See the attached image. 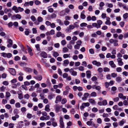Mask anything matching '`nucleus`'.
Segmentation results:
<instances>
[{"label":"nucleus","mask_w":128,"mask_h":128,"mask_svg":"<svg viewBox=\"0 0 128 128\" xmlns=\"http://www.w3.org/2000/svg\"><path fill=\"white\" fill-rule=\"evenodd\" d=\"M11 95L10 92H6V96L7 99Z\"/></svg>","instance_id":"obj_34"},{"label":"nucleus","mask_w":128,"mask_h":128,"mask_svg":"<svg viewBox=\"0 0 128 128\" xmlns=\"http://www.w3.org/2000/svg\"><path fill=\"white\" fill-rule=\"evenodd\" d=\"M90 105V104L88 102L83 103L82 106H80V108L81 110H83L86 106H88Z\"/></svg>","instance_id":"obj_2"},{"label":"nucleus","mask_w":128,"mask_h":128,"mask_svg":"<svg viewBox=\"0 0 128 128\" xmlns=\"http://www.w3.org/2000/svg\"><path fill=\"white\" fill-rule=\"evenodd\" d=\"M1 54L2 56L4 58L7 57L8 58H10L12 56V54L10 53H6L5 52H2Z\"/></svg>","instance_id":"obj_1"},{"label":"nucleus","mask_w":128,"mask_h":128,"mask_svg":"<svg viewBox=\"0 0 128 128\" xmlns=\"http://www.w3.org/2000/svg\"><path fill=\"white\" fill-rule=\"evenodd\" d=\"M20 83L19 82H18L16 84H13L12 86V88H16L17 87L20 86Z\"/></svg>","instance_id":"obj_16"},{"label":"nucleus","mask_w":128,"mask_h":128,"mask_svg":"<svg viewBox=\"0 0 128 128\" xmlns=\"http://www.w3.org/2000/svg\"><path fill=\"white\" fill-rule=\"evenodd\" d=\"M63 58H70V54H64L63 56Z\"/></svg>","instance_id":"obj_29"},{"label":"nucleus","mask_w":128,"mask_h":128,"mask_svg":"<svg viewBox=\"0 0 128 128\" xmlns=\"http://www.w3.org/2000/svg\"><path fill=\"white\" fill-rule=\"evenodd\" d=\"M92 25L93 27H96L97 28H99V27H98V24L96 23H93L92 24Z\"/></svg>","instance_id":"obj_37"},{"label":"nucleus","mask_w":128,"mask_h":128,"mask_svg":"<svg viewBox=\"0 0 128 128\" xmlns=\"http://www.w3.org/2000/svg\"><path fill=\"white\" fill-rule=\"evenodd\" d=\"M43 20V18L40 16H39L38 18V22H41Z\"/></svg>","instance_id":"obj_35"},{"label":"nucleus","mask_w":128,"mask_h":128,"mask_svg":"<svg viewBox=\"0 0 128 128\" xmlns=\"http://www.w3.org/2000/svg\"><path fill=\"white\" fill-rule=\"evenodd\" d=\"M50 27L52 28H54L56 27L55 24L54 23H52L51 24L50 26Z\"/></svg>","instance_id":"obj_63"},{"label":"nucleus","mask_w":128,"mask_h":128,"mask_svg":"<svg viewBox=\"0 0 128 128\" xmlns=\"http://www.w3.org/2000/svg\"><path fill=\"white\" fill-rule=\"evenodd\" d=\"M53 55L55 57H56L57 56H59V54L57 52H54Z\"/></svg>","instance_id":"obj_40"},{"label":"nucleus","mask_w":128,"mask_h":128,"mask_svg":"<svg viewBox=\"0 0 128 128\" xmlns=\"http://www.w3.org/2000/svg\"><path fill=\"white\" fill-rule=\"evenodd\" d=\"M106 124L108 125L104 127V128H109V127H110L111 125V124L110 123H106Z\"/></svg>","instance_id":"obj_58"},{"label":"nucleus","mask_w":128,"mask_h":128,"mask_svg":"<svg viewBox=\"0 0 128 128\" xmlns=\"http://www.w3.org/2000/svg\"><path fill=\"white\" fill-rule=\"evenodd\" d=\"M32 115L30 113H28L27 114V117L29 118L30 119L32 117Z\"/></svg>","instance_id":"obj_45"},{"label":"nucleus","mask_w":128,"mask_h":128,"mask_svg":"<svg viewBox=\"0 0 128 128\" xmlns=\"http://www.w3.org/2000/svg\"><path fill=\"white\" fill-rule=\"evenodd\" d=\"M49 108V105L48 104H47L45 106V110L47 112L49 111L50 110V109Z\"/></svg>","instance_id":"obj_27"},{"label":"nucleus","mask_w":128,"mask_h":128,"mask_svg":"<svg viewBox=\"0 0 128 128\" xmlns=\"http://www.w3.org/2000/svg\"><path fill=\"white\" fill-rule=\"evenodd\" d=\"M102 18L103 19H104L106 17V13H102L101 15Z\"/></svg>","instance_id":"obj_62"},{"label":"nucleus","mask_w":128,"mask_h":128,"mask_svg":"<svg viewBox=\"0 0 128 128\" xmlns=\"http://www.w3.org/2000/svg\"><path fill=\"white\" fill-rule=\"evenodd\" d=\"M109 64L110 66L112 68H115L116 67V65L114 64V62L113 61H110L109 62Z\"/></svg>","instance_id":"obj_8"},{"label":"nucleus","mask_w":128,"mask_h":128,"mask_svg":"<svg viewBox=\"0 0 128 128\" xmlns=\"http://www.w3.org/2000/svg\"><path fill=\"white\" fill-rule=\"evenodd\" d=\"M12 10H14L15 12L16 13H17L19 12L18 10V8H17L16 6H14L12 8Z\"/></svg>","instance_id":"obj_14"},{"label":"nucleus","mask_w":128,"mask_h":128,"mask_svg":"<svg viewBox=\"0 0 128 128\" xmlns=\"http://www.w3.org/2000/svg\"><path fill=\"white\" fill-rule=\"evenodd\" d=\"M84 97L82 98L83 100H86V98H88L89 96V94L88 93H85L84 94Z\"/></svg>","instance_id":"obj_18"},{"label":"nucleus","mask_w":128,"mask_h":128,"mask_svg":"<svg viewBox=\"0 0 128 128\" xmlns=\"http://www.w3.org/2000/svg\"><path fill=\"white\" fill-rule=\"evenodd\" d=\"M88 101L90 103L92 104H95V102L94 100L92 98H90L88 100Z\"/></svg>","instance_id":"obj_20"},{"label":"nucleus","mask_w":128,"mask_h":128,"mask_svg":"<svg viewBox=\"0 0 128 128\" xmlns=\"http://www.w3.org/2000/svg\"><path fill=\"white\" fill-rule=\"evenodd\" d=\"M25 70L28 72H32V70L29 68H26Z\"/></svg>","instance_id":"obj_49"},{"label":"nucleus","mask_w":128,"mask_h":128,"mask_svg":"<svg viewBox=\"0 0 128 128\" xmlns=\"http://www.w3.org/2000/svg\"><path fill=\"white\" fill-rule=\"evenodd\" d=\"M1 76L2 78H6L7 74H6L4 73L2 74Z\"/></svg>","instance_id":"obj_61"},{"label":"nucleus","mask_w":128,"mask_h":128,"mask_svg":"<svg viewBox=\"0 0 128 128\" xmlns=\"http://www.w3.org/2000/svg\"><path fill=\"white\" fill-rule=\"evenodd\" d=\"M78 69L80 70L83 71L84 70V68L82 66H80L78 67Z\"/></svg>","instance_id":"obj_51"},{"label":"nucleus","mask_w":128,"mask_h":128,"mask_svg":"<svg viewBox=\"0 0 128 128\" xmlns=\"http://www.w3.org/2000/svg\"><path fill=\"white\" fill-rule=\"evenodd\" d=\"M69 62L68 60H66L63 61V63L62 64L64 66H67L69 64Z\"/></svg>","instance_id":"obj_15"},{"label":"nucleus","mask_w":128,"mask_h":128,"mask_svg":"<svg viewBox=\"0 0 128 128\" xmlns=\"http://www.w3.org/2000/svg\"><path fill=\"white\" fill-rule=\"evenodd\" d=\"M64 118L66 120H69L70 118L69 116L67 114L64 115Z\"/></svg>","instance_id":"obj_57"},{"label":"nucleus","mask_w":128,"mask_h":128,"mask_svg":"<svg viewBox=\"0 0 128 128\" xmlns=\"http://www.w3.org/2000/svg\"><path fill=\"white\" fill-rule=\"evenodd\" d=\"M41 56L44 58H46L47 57V55L46 52H42L40 54Z\"/></svg>","instance_id":"obj_19"},{"label":"nucleus","mask_w":128,"mask_h":128,"mask_svg":"<svg viewBox=\"0 0 128 128\" xmlns=\"http://www.w3.org/2000/svg\"><path fill=\"white\" fill-rule=\"evenodd\" d=\"M62 99V98L60 96H57L56 97V100L55 102L56 103H57L59 102H60Z\"/></svg>","instance_id":"obj_12"},{"label":"nucleus","mask_w":128,"mask_h":128,"mask_svg":"<svg viewBox=\"0 0 128 128\" xmlns=\"http://www.w3.org/2000/svg\"><path fill=\"white\" fill-rule=\"evenodd\" d=\"M90 96L92 97H96L97 96L96 93L95 92H93L91 94Z\"/></svg>","instance_id":"obj_38"},{"label":"nucleus","mask_w":128,"mask_h":128,"mask_svg":"<svg viewBox=\"0 0 128 128\" xmlns=\"http://www.w3.org/2000/svg\"><path fill=\"white\" fill-rule=\"evenodd\" d=\"M34 78L38 80H40L42 79V77L40 75L37 76H35Z\"/></svg>","instance_id":"obj_25"},{"label":"nucleus","mask_w":128,"mask_h":128,"mask_svg":"<svg viewBox=\"0 0 128 128\" xmlns=\"http://www.w3.org/2000/svg\"><path fill=\"white\" fill-rule=\"evenodd\" d=\"M19 117V116L18 115L16 114L15 116H13L12 117V119L13 120L15 121L16 120V118H18Z\"/></svg>","instance_id":"obj_26"},{"label":"nucleus","mask_w":128,"mask_h":128,"mask_svg":"<svg viewBox=\"0 0 128 128\" xmlns=\"http://www.w3.org/2000/svg\"><path fill=\"white\" fill-rule=\"evenodd\" d=\"M128 37V32L124 34V38H127Z\"/></svg>","instance_id":"obj_64"},{"label":"nucleus","mask_w":128,"mask_h":128,"mask_svg":"<svg viewBox=\"0 0 128 128\" xmlns=\"http://www.w3.org/2000/svg\"><path fill=\"white\" fill-rule=\"evenodd\" d=\"M86 76L88 78H90L91 77V72L90 70L86 72Z\"/></svg>","instance_id":"obj_11"},{"label":"nucleus","mask_w":128,"mask_h":128,"mask_svg":"<svg viewBox=\"0 0 128 128\" xmlns=\"http://www.w3.org/2000/svg\"><path fill=\"white\" fill-rule=\"evenodd\" d=\"M26 30L24 32V33L26 35V36L28 35L30 33V31L28 29H25Z\"/></svg>","instance_id":"obj_33"},{"label":"nucleus","mask_w":128,"mask_h":128,"mask_svg":"<svg viewBox=\"0 0 128 128\" xmlns=\"http://www.w3.org/2000/svg\"><path fill=\"white\" fill-rule=\"evenodd\" d=\"M122 78L118 76L116 78V80L118 82H120L122 80Z\"/></svg>","instance_id":"obj_28"},{"label":"nucleus","mask_w":128,"mask_h":128,"mask_svg":"<svg viewBox=\"0 0 128 128\" xmlns=\"http://www.w3.org/2000/svg\"><path fill=\"white\" fill-rule=\"evenodd\" d=\"M15 106L16 108H20L21 106L19 102H17Z\"/></svg>","instance_id":"obj_44"},{"label":"nucleus","mask_w":128,"mask_h":128,"mask_svg":"<svg viewBox=\"0 0 128 128\" xmlns=\"http://www.w3.org/2000/svg\"><path fill=\"white\" fill-rule=\"evenodd\" d=\"M8 71L10 74L13 76L16 75V73L14 69L12 68H10L8 69Z\"/></svg>","instance_id":"obj_4"},{"label":"nucleus","mask_w":128,"mask_h":128,"mask_svg":"<svg viewBox=\"0 0 128 128\" xmlns=\"http://www.w3.org/2000/svg\"><path fill=\"white\" fill-rule=\"evenodd\" d=\"M92 63L93 64L95 65L98 66H100L101 65V63L99 62H97L96 60H94L92 62Z\"/></svg>","instance_id":"obj_9"},{"label":"nucleus","mask_w":128,"mask_h":128,"mask_svg":"<svg viewBox=\"0 0 128 128\" xmlns=\"http://www.w3.org/2000/svg\"><path fill=\"white\" fill-rule=\"evenodd\" d=\"M70 72L71 73V75L74 76H76L77 74V72L74 70V69L71 68L70 70Z\"/></svg>","instance_id":"obj_6"},{"label":"nucleus","mask_w":128,"mask_h":128,"mask_svg":"<svg viewBox=\"0 0 128 128\" xmlns=\"http://www.w3.org/2000/svg\"><path fill=\"white\" fill-rule=\"evenodd\" d=\"M32 33L33 34H36L37 33L36 28H33L32 29Z\"/></svg>","instance_id":"obj_36"},{"label":"nucleus","mask_w":128,"mask_h":128,"mask_svg":"<svg viewBox=\"0 0 128 128\" xmlns=\"http://www.w3.org/2000/svg\"><path fill=\"white\" fill-rule=\"evenodd\" d=\"M106 5L109 8H112L113 7V5L111 3H106Z\"/></svg>","instance_id":"obj_31"},{"label":"nucleus","mask_w":128,"mask_h":128,"mask_svg":"<svg viewBox=\"0 0 128 128\" xmlns=\"http://www.w3.org/2000/svg\"><path fill=\"white\" fill-rule=\"evenodd\" d=\"M56 22L57 23L59 24L60 25H62L63 24V23L62 22L61 20L60 19L57 20Z\"/></svg>","instance_id":"obj_42"},{"label":"nucleus","mask_w":128,"mask_h":128,"mask_svg":"<svg viewBox=\"0 0 128 128\" xmlns=\"http://www.w3.org/2000/svg\"><path fill=\"white\" fill-rule=\"evenodd\" d=\"M45 28V26L43 25H42L40 27V29L42 30H44Z\"/></svg>","instance_id":"obj_50"},{"label":"nucleus","mask_w":128,"mask_h":128,"mask_svg":"<svg viewBox=\"0 0 128 128\" xmlns=\"http://www.w3.org/2000/svg\"><path fill=\"white\" fill-rule=\"evenodd\" d=\"M18 98L20 100H21L23 98V96L22 93L18 92Z\"/></svg>","instance_id":"obj_23"},{"label":"nucleus","mask_w":128,"mask_h":128,"mask_svg":"<svg viewBox=\"0 0 128 128\" xmlns=\"http://www.w3.org/2000/svg\"><path fill=\"white\" fill-rule=\"evenodd\" d=\"M67 100L66 98L63 99L61 102V103L62 104H64L66 102Z\"/></svg>","instance_id":"obj_53"},{"label":"nucleus","mask_w":128,"mask_h":128,"mask_svg":"<svg viewBox=\"0 0 128 128\" xmlns=\"http://www.w3.org/2000/svg\"><path fill=\"white\" fill-rule=\"evenodd\" d=\"M66 13L65 10H63L60 12L59 15L60 16H63L66 15Z\"/></svg>","instance_id":"obj_22"},{"label":"nucleus","mask_w":128,"mask_h":128,"mask_svg":"<svg viewBox=\"0 0 128 128\" xmlns=\"http://www.w3.org/2000/svg\"><path fill=\"white\" fill-rule=\"evenodd\" d=\"M54 109L56 112L58 113L60 111V107L58 105H56L54 106Z\"/></svg>","instance_id":"obj_10"},{"label":"nucleus","mask_w":128,"mask_h":128,"mask_svg":"<svg viewBox=\"0 0 128 128\" xmlns=\"http://www.w3.org/2000/svg\"><path fill=\"white\" fill-rule=\"evenodd\" d=\"M97 22L98 27L100 28L101 27V25L102 24V21L100 20H97Z\"/></svg>","instance_id":"obj_17"},{"label":"nucleus","mask_w":128,"mask_h":128,"mask_svg":"<svg viewBox=\"0 0 128 128\" xmlns=\"http://www.w3.org/2000/svg\"><path fill=\"white\" fill-rule=\"evenodd\" d=\"M26 64H27L24 62H21L20 63V66L23 67L25 66Z\"/></svg>","instance_id":"obj_41"},{"label":"nucleus","mask_w":128,"mask_h":128,"mask_svg":"<svg viewBox=\"0 0 128 128\" xmlns=\"http://www.w3.org/2000/svg\"><path fill=\"white\" fill-rule=\"evenodd\" d=\"M6 6L8 7H10L12 6V3L11 2H9L6 4Z\"/></svg>","instance_id":"obj_56"},{"label":"nucleus","mask_w":128,"mask_h":128,"mask_svg":"<svg viewBox=\"0 0 128 128\" xmlns=\"http://www.w3.org/2000/svg\"><path fill=\"white\" fill-rule=\"evenodd\" d=\"M27 47L28 50V52L30 56H32L33 55V53L32 52V50L28 46H27Z\"/></svg>","instance_id":"obj_13"},{"label":"nucleus","mask_w":128,"mask_h":128,"mask_svg":"<svg viewBox=\"0 0 128 128\" xmlns=\"http://www.w3.org/2000/svg\"><path fill=\"white\" fill-rule=\"evenodd\" d=\"M31 19L33 22H34L36 20V18L34 16H31Z\"/></svg>","instance_id":"obj_59"},{"label":"nucleus","mask_w":128,"mask_h":128,"mask_svg":"<svg viewBox=\"0 0 128 128\" xmlns=\"http://www.w3.org/2000/svg\"><path fill=\"white\" fill-rule=\"evenodd\" d=\"M110 69L108 68L105 67L104 68V72H108L110 71Z\"/></svg>","instance_id":"obj_46"},{"label":"nucleus","mask_w":128,"mask_h":128,"mask_svg":"<svg viewBox=\"0 0 128 128\" xmlns=\"http://www.w3.org/2000/svg\"><path fill=\"white\" fill-rule=\"evenodd\" d=\"M24 122H26L25 123V126H28L30 124V122L26 120H24Z\"/></svg>","instance_id":"obj_43"},{"label":"nucleus","mask_w":128,"mask_h":128,"mask_svg":"<svg viewBox=\"0 0 128 128\" xmlns=\"http://www.w3.org/2000/svg\"><path fill=\"white\" fill-rule=\"evenodd\" d=\"M126 121L122 119L119 122V125L120 126H122L124 124V123H125Z\"/></svg>","instance_id":"obj_24"},{"label":"nucleus","mask_w":128,"mask_h":128,"mask_svg":"<svg viewBox=\"0 0 128 128\" xmlns=\"http://www.w3.org/2000/svg\"><path fill=\"white\" fill-rule=\"evenodd\" d=\"M117 61L118 65L120 66H122L124 64V63L122 61V59L121 58H118Z\"/></svg>","instance_id":"obj_7"},{"label":"nucleus","mask_w":128,"mask_h":128,"mask_svg":"<svg viewBox=\"0 0 128 128\" xmlns=\"http://www.w3.org/2000/svg\"><path fill=\"white\" fill-rule=\"evenodd\" d=\"M60 124V127L62 128H64V125L62 118V116L60 117L59 120Z\"/></svg>","instance_id":"obj_3"},{"label":"nucleus","mask_w":128,"mask_h":128,"mask_svg":"<svg viewBox=\"0 0 128 128\" xmlns=\"http://www.w3.org/2000/svg\"><path fill=\"white\" fill-rule=\"evenodd\" d=\"M123 16L124 19H126L128 17V14L127 13H126L123 14Z\"/></svg>","instance_id":"obj_39"},{"label":"nucleus","mask_w":128,"mask_h":128,"mask_svg":"<svg viewBox=\"0 0 128 128\" xmlns=\"http://www.w3.org/2000/svg\"><path fill=\"white\" fill-rule=\"evenodd\" d=\"M92 124V122L91 121H88L86 122L87 124L89 126L91 125Z\"/></svg>","instance_id":"obj_54"},{"label":"nucleus","mask_w":128,"mask_h":128,"mask_svg":"<svg viewBox=\"0 0 128 128\" xmlns=\"http://www.w3.org/2000/svg\"><path fill=\"white\" fill-rule=\"evenodd\" d=\"M4 11L5 13L6 14L8 12H11L12 11V10H11V9H8L7 8H6L4 9Z\"/></svg>","instance_id":"obj_30"},{"label":"nucleus","mask_w":128,"mask_h":128,"mask_svg":"<svg viewBox=\"0 0 128 128\" xmlns=\"http://www.w3.org/2000/svg\"><path fill=\"white\" fill-rule=\"evenodd\" d=\"M84 12L83 11L80 14V18L83 19H84L86 17L85 15L84 14Z\"/></svg>","instance_id":"obj_21"},{"label":"nucleus","mask_w":128,"mask_h":128,"mask_svg":"<svg viewBox=\"0 0 128 128\" xmlns=\"http://www.w3.org/2000/svg\"><path fill=\"white\" fill-rule=\"evenodd\" d=\"M56 36L58 37H59L61 36L63 38L65 36L64 34L62 33L61 32L59 31L57 32Z\"/></svg>","instance_id":"obj_5"},{"label":"nucleus","mask_w":128,"mask_h":128,"mask_svg":"<svg viewBox=\"0 0 128 128\" xmlns=\"http://www.w3.org/2000/svg\"><path fill=\"white\" fill-rule=\"evenodd\" d=\"M92 110L93 112H96L98 111V110L96 108H94L92 109Z\"/></svg>","instance_id":"obj_52"},{"label":"nucleus","mask_w":128,"mask_h":128,"mask_svg":"<svg viewBox=\"0 0 128 128\" xmlns=\"http://www.w3.org/2000/svg\"><path fill=\"white\" fill-rule=\"evenodd\" d=\"M43 102L45 104H47L48 102V101L47 98H45L43 100Z\"/></svg>","instance_id":"obj_60"},{"label":"nucleus","mask_w":128,"mask_h":128,"mask_svg":"<svg viewBox=\"0 0 128 128\" xmlns=\"http://www.w3.org/2000/svg\"><path fill=\"white\" fill-rule=\"evenodd\" d=\"M68 50L66 47H64L62 48V51L64 53H66L68 52Z\"/></svg>","instance_id":"obj_32"},{"label":"nucleus","mask_w":128,"mask_h":128,"mask_svg":"<svg viewBox=\"0 0 128 128\" xmlns=\"http://www.w3.org/2000/svg\"><path fill=\"white\" fill-rule=\"evenodd\" d=\"M15 17L16 18H18L19 19H20L21 18V16L20 15L18 14H16L15 16Z\"/></svg>","instance_id":"obj_48"},{"label":"nucleus","mask_w":128,"mask_h":128,"mask_svg":"<svg viewBox=\"0 0 128 128\" xmlns=\"http://www.w3.org/2000/svg\"><path fill=\"white\" fill-rule=\"evenodd\" d=\"M52 125L54 127H56L57 126V123L55 122H53L52 123Z\"/></svg>","instance_id":"obj_55"},{"label":"nucleus","mask_w":128,"mask_h":128,"mask_svg":"<svg viewBox=\"0 0 128 128\" xmlns=\"http://www.w3.org/2000/svg\"><path fill=\"white\" fill-rule=\"evenodd\" d=\"M97 122L98 124H101L102 122L101 119L100 118H98L97 120Z\"/></svg>","instance_id":"obj_47"}]
</instances>
